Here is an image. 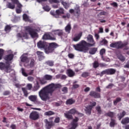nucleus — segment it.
Masks as SVG:
<instances>
[{
    "mask_svg": "<svg viewBox=\"0 0 129 129\" xmlns=\"http://www.w3.org/2000/svg\"><path fill=\"white\" fill-rule=\"evenodd\" d=\"M87 41L88 42L84 40H81L79 43L74 44L73 45V48L79 52H87L89 50V47H94L95 46V41L92 35H88L87 37Z\"/></svg>",
    "mask_w": 129,
    "mask_h": 129,
    "instance_id": "f257e3e1",
    "label": "nucleus"
},
{
    "mask_svg": "<svg viewBox=\"0 0 129 129\" xmlns=\"http://www.w3.org/2000/svg\"><path fill=\"white\" fill-rule=\"evenodd\" d=\"M61 87L60 84H50L40 90L38 92L39 96L43 101H47L50 99L49 94L52 95L55 89L60 88Z\"/></svg>",
    "mask_w": 129,
    "mask_h": 129,
    "instance_id": "f03ea898",
    "label": "nucleus"
},
{
    "mask_svg": "<svg viewBox=\"0 0 129 129\" xmlns=\"http://www.w3.org/2000/svg\"><path fill=\"white\" fill-rule=\"evenodd\" d=\"M37 47L39 49H44L46 54H50L53 52L55 49L58 47V44L53 42L50 43L48 46L46 42L40 40L37 43Z\"/></svg>",
    "mask_w": 129,
    "mask_h": 129,
    "instance_id": "7ed1b4c3",
    "label": "nucleus"
},
{
    "mask_svg": "<svg viewBox=\"0 0 129 129\" xmlns=\"http://www.w3.org/2000/svg\"><path fill=\"white\" fill-rule=\"evenodd\" d=\"M13 59H14V54L11 53L7 55L5 57V59L6 61V63L0 62L1 70H4L6 73H11L12 72V67L9 61H12Z\"/></svg>",
    "mask_w": 129,
    "mask_h": 129,
    "instance_id": "20e7f679",
    "label": "nucleus"
},
{
    "mask_svg": "<svg viewBox=\"0 0 129 129\" xmlns=\"http://www.w3.org/2000/svg\"><path fill=\"white\" fill-rule=\"evenodd\" d=\"M128 45V42L125 41L122 42V41H116L115 43H112L110 44V47L111 48H116V49H122L123 48V51L125 50H128L129 47L126 46Z\"/></svg>",
    "mask_w": 129,
    "mask_h": 129,
    "instance_id": "39448f33",
    "label": "nucleus"
},
{
    "mask_svg": "<svg viewBox=\"0 0 129 129\" xmlns=\"http://www.w3.org/2000/svg\"><path fill=\"white\" fill-rule=\"evenodd\" d=\"M25 30L29 33L33 39L39 37V35H38V33L36 32V30L34 29L32 26H26L25 28Z\"/></svg>",
    "mask_w": 129,
    "mask_h": 129,
    "instance_id": "423d86ee",
    "label": "nucleus"
},
{
    "mask_svg": "<svg viewBox=\"0 0 129 129\" xmlns=\"http://www.w3.org/2000/svg\"><path fill=\"white\" fill-rule=\"evenodd\" d=\"M101 89H100V87H98L96 88V91H91L89 93V96L91 97H93L94 98H101V96L100 95Z\"/></svg>",
    "mask_w": 129,
    "mask_h": 129,
    "instance_id": "0eeeda50",
    "label": "nucleus"
},
{
    "mask_svg": "<svg viewBox=\"0 0 129 129\" xmlns=\"http://www.w3.org/2000/svg\"><path fill=\"white\" fill-rule=\"evenodd\" d=\"M77 110L75 108H73L70 109L68 111V113H64V115L66 118L69 119V120L71 119H73V116L72 115L73 114H77Z\"/></svg>",
    "mask_w": 129,
    "mask_h": 129,
    "instance_id": "6e6552de",
    "label": "nucleus"
},
{
    "mask_svg": "<svg viewBox=\"0 0 129 129\" xmlns=\"http://www.w3.org/2000/svg\"><path fill=\"white\" fill-rule=\"evenodd\" d=\"M116 72V70L114 69H106L104 71H102L100 74H99V75L100 76V77H102L103 75H113L114 74H115V73Z\"/></svg>",
    "mask_w": 129,
    "mask_h": 129,
    "instance_id": "1a4fd4ad",
    "label": "nucleus"
},
{
    "mask_svg": "<svg viewBox=\"0 0 129 129\" xmlns=\"http://www.w3.org/2000/svg\"><path fill=\"white\" fill-rule=\"evenodd\" d=\"M53 119H54V117H51L49 118V121H48V120H46L45 126H46V129H51L52 128V126H55V123L53 122Z\"/></svg>",
    "mask_w": 129,
    "mask_h": 129,
    "instance_id": "9d476101",
    "label": "nucleus"
},
{
    "mask_svg": "<svg viewBox=\"0 0 129 129\" xmlns=\"http://www.w3.org/2000/svg\"><path fill=\"white\" fill-rule=\"evenodd\" d=\"M78 121H79V118L77 116L75 117V118L73 119L71 122V127L69 129H76L78 127Z\"/></svg>",
    "mask_w": 129,
    "mask_h": 129,
    "instance_id": "9b49d317",
    "label": "nucleus"
},
{
    "mask_svg": "<svg viewBox=\"0 0 129 129\" xmlns=\"http://www.w3.org/2000/svg\"><path fill=\"white\" fill-rule=\"evenodd\" d=\"M39 117H40L39 112L36 111H33L29 115V118L32 120H37L39 119Z\"/></svg>",
    "mask_w": 129,
    "mask_h": 129,
    "instance_id": "f8f14e48",
    "label": "nucleus"
},
{
    "mask_svg": "<svg viewBox=\"0 0 129 129\" xmlns=\"http://www.w3.org/2000/svg\"><path fill=\"white\" fill-rule=\"evenodd\" d=\"M43 40H50L51 41H55L56 37L55 36H51L49 33H45L42 37Z\"/></svg>",
    "mask_w": 129,
    "mask_h": 129,
    "instance_id": "ddd939ff",
    "label": "nucleus"
},
{
    "mask_svg": "<svg viewBox=\"0 0 129 129\" xmlns=\"http://www.w3.org/2000/svg\"><path fill=\"white\" fill-rule=\"evenodd\" d=\"M52 33H53V34L55 35V36L57 35L59 37H60L62 39V36H63V31L61 30H53L52 31Z\"/></svg>",
    "mask_w": 129,
    "mask_h": 129,
    "instance_id": "4468645a",
    "label": "nucleus"
},
{
    "mask_svg": "<svg viewBox=\"0 0 129 129\" xmlns=\"http://www.w3.org/2000/svg\"><path fill=\"white\" fill-rule=\"evenodd\" d=\"M28 98L30 101H32V102H34L35 103H37L39 104L40 102H38L37 100V96L36 95H30L28 97Z\"/></svg>",
    "mask_w": 129,
    "mask_h": 129,
    "instance_id": "2eb2a0df",
    "label": "nucleus"
},
{
    "mask_svg": "<svg viewBox=\"0 0 129 129\" xmlns=\"http://www.w3.org/2000/svg\"><path fill=\"white\" fill-rule=\"evenodd\" d=\"M67 74L69 77H74L75 76V72L72 69H68L67 70Z\"/></svg>",
    "mask_w": 129,
    "mask_h": 129,
    "instance_id": "dca6fc26",
    "label": "nucleus"
},
{
    "mask_svg": "<svg viewBox=\"0 0 129 129\" xmlns=\"http://www.w3.org/2000/svg\"><path fill=\"white\" fill-rule=\"evenodd\" d=\"M36 54L38 56V58L39 60V61H41V60H43L45 57L44 56V52L41 51H37Z\"/></svg>",
    "mask_w": 129,
    "mask_h": 129,
    "instance_id": "f3484780",
    "label": "nucleus"
},
{
    "mask_svg": "<svg viewBox=\"0 0 129 129\" xmlns=\"http://www.w3.org/2000/svg\"><path fill=\"white\" fill-rule=\"evenodd\" d=\"M82 37V32H81L73 38V41L74 42H78V41H79V40L81 39Z\"/></svg>",
    "mask_w": 129,
    "mask_h": 129,
    "instance_id": "a211bd4d",
    "label": "nucleus"
},
{
    "mask_svg": "<svg viewBox=\"0 0 129 129\" xmlns=\"http://www.w3.org/2000/svg\"><path fill=\"white\" fill-rule=\"evenodd\" d=\"M110 120L111 121L109 123L110 127H114V126L117 124V123H116V120L113 118H111Z\"/></svg>",
    "mask_w": 129,
    "mask_h": 129,
    "instance_id": "6ab92c4d",
    "label": "nucleus"
},
{
    "mask_svg": "<svg viewBox=\"0 0 129 129\" xmlns=\"http://www.w3.org/2000/svg\"><path fill=\"white\" fill-rule=\"evenodd\" d=\"M74 103H75V100L72 98L68 99L66 102L67 105H72V104H74Z\"/></svg>",
    "mask_w": 129,
    "mask_h": 129,
    "instance_id": "aec40b11",
    "label": "nucleus"
},
{
    "mask_svg": "<svg viewBox=\"0 0 129 129\" xmlns=\"http://www.w3.org/2000/svg\"><path fill=\"white\" fill-rule=\"evenodd\" d=\"M97 47H92L90 49L89 53L90 55H94L97 52Z\"/></svg>",
    "mask_w": 129,
    "mask_h": 129,
    "instance_id": "412c9836",
    "label": "nucleus"
},
{
    "mask_svg": "<svg viewBox=\"0 0 129 129\" xmlns=\"http://www.w3.org/2000/svg\"><path fill=\"white\" fill-rule=\"evenodd\" d=\"M21 62H24L25 63H29V59L27 56L22 55L21 57Z\"/></svg>",
    "mask_w": 129,
    "mask_h": 129,
    "instance_id": "4be33fe9",
    "label": "nucleus"
},
{
    "mask_svg": "<svg viewBox=\"0 0 129 129\" xmlns=\"http://www.w3.org/2000/svg\"><path fill=\"white\" fill-rule=\"evenodd\" d=\"M91 110H92V108L89 106H87L85 109V111L88 115H90V114H91Z\"/></svg>",
    "mask_w": 129,
    "mask_h": 129,
    "instance_id": "5701e85b",
    "label": "nucleus"
},
{
    "mask_svg": "<svg viewBox=\"0 0 129 129\" xmlns=\"http://www.w3.org/2000/svg\"><path fill=\"white\" fill-rule=\"evenodd\" d=\"M40 87H41L40 86V84L39 83V82H37L36 83L34 84L33 88V91H37V90H39V89H40Z\"/></svg>",
    "mask_w": 129,
    "mask_h": 129,
    "instance_id": "b1692460",
    "label": "nucleus"
},
{
    "mask_svg": "<svg viewBox=\"0 0 129 129\" xmlns=\"http://www.w3.org/2000/svg\"><path fill=\"white\" fill-rule=\"evenodd\" d=\"M56 14L57 18L59 17V16H60V15H64V9H60V10H56Z\"/></svg>",
    "mask_w": 129,
    "mask_h": 129,
    "instance_id": "393cba45",
    "label": "nucleus"
},
{
    "mask_svg": "<svg viewBox=\"0 0 129 129\" xmlns=\"http://www.w3.org/2000/svg\"><path fill=\"white\" fill-rule=\"evenodd\" d=\"M121 123H122V124H126L127 123H129V117H126L123 118L121 121Z\"/></svg>",
    "mask_w": 129,
    "mask_h": 129,
    "instance_id": "a878e982",
    "label": "nucleus"
},
{
    "mask_svg": "<svg viewBox=\"0 0 129 129\" xmlns=\"http://www.w3.org/2000/svg\"><path fill=\"white\" fill-rule=\"evenodd\" d=\"M126 114V113L125 112V111H123L122 112L120 113L119 114H117L118 118L119 120H120L124 115Z\"/></svg>",
    "mask_w": 129,
    "mask_h": 129,
    "instance_id": "bb28decb",
    "label": "nucleus"
},
{
    "mask_svg": "<svg viewBox=\"0 0 129 129\" xmlns=\"http://www.w3.org/2000/svg\"><path fill=\"white\" fill-rule=\"evenodd\" d=\"M90 76V73L87 72H83L81 75V77L83 78H87V77H89Z\"/></svg>",
    "mask_w": 129,
    "mask_h": 129,
    "instance_id": "cd10ccee",
    "label": "nucleus"
},
{
    "mask_svg": "<svg viewBox=\"0 0 129 129\" xmlns=\"http://www.w3.org/2000/svg\"><path fill=\"white\" fill-rule=\"evenodd\" d=\"M22 90L23 92L24 96H25V97H28V96L29 95V93H28L27 88H26L25 87H22Z\"/></svg>",
    "mask_w": 129,
    "mask_h": 129,
    "instance_id": "c85d7f7f",
    "label": "nucleus"
},
{
    "mask_svg": "<svg viewBox=\"0 0 129 129\" xmlns=\"http://www.w3.org/2000/svg\"><path fill=\"white\" fill-rule=\"evenodd\" d=\"M65 31L68 34L70 33V31H71V24H68L65 27Z\"/></svg>",
    "mask_w": 129,
    "mask_h": 129,
    "instance_id": "c756f323",
    "label": "nucleus"
},
{
    "mask_svg": "<svg viewBox=\"0 0 129 129\" xmlns=\"http://www.w3.org/2000/svg\"><path fill=\"white\" fill-rule=\"evenodd\" d=\"M44 79H46L48 81H50L53 79V76L50 75H45L43 76Z\"/></svg>",
    "mask_w": 129,
    "mask_h": 129,
    "instance_id": "7c9ffc66",
    "label": "nucleus"
},
{
    "mask_svg": "<svg viewBox=\"0 0 129 129\" xmlns=\"http://www.w3.org/2000/svg\"><path fill=\"white\" fill-rule=\"evenodd\" d=\"M117 57L120 61H121V62H124L125 61V57H124V56L122 54H118Z\"/></svg>",
    "mask_w": 129,
    "mask_h": 129,
    "instance_id": "2f4dec72",
    "label": "nucleus"
},
{
    "mask_svg": "<svg viewBox=\"0 0 129 129\" xmlns=\"http://www.w3.org/2000/svg\"><path fill=\"white\" fill-rule=\"evenodd\" d=\"M7 7L8 8V9H11V10H14V9L15 8V4L11 3H8L7 5Z\"/></svg>",
    "mask_w": 129,
    "mask_h": 129,
    "instance_id": "473e14b6",
    "label": "nucleus"
},
{
    "mask_svg": "<svg viewBox=\"0 0 129 129\" xmlns=\"http://www.w3.org/2000/svg\"><path fill=\"white\" fill-rule=\"evenodd\" d=\"M92 66L95 69H96V68H98V67H99V63L97 60H95L92 63Z\"/></svg>",
    "mask_w": 129,
    "mask_h": 129,
    "instance_id": "72a5a7b5",
    "label": "nucleus"
},
{
    "mask_svg": "<svg viewBox=\"0 0 129 129\" xmlns=\"http://www.w3.org/2000/svg\"><path fill=\"white\" fill-rule=\"evenodd\" d=\"M106 116H109L111 118H113V116H114V113L113 112L109 111L105 114Z\"/></svg>",
    "mask_w": 129,
    "mask_h": 129,
    "instance_id": "f704fd0d",
    "label": "nucleus"
},
{
    "mask_svg": "<svg viewBox=\"0 0 129 129\" xmlns=\"http://www.w3.org/2000/svg\"><path fill=\"white\" fill-rule=\"evenodd\" d=\"M46 64L50 67H53L54 66V61L53 60H47L46 61Z\"/></svg>",
    "mask_w": 129,
    "mask_h": 129,
    "instance_id": "c9c22d12",
    "label": "nucleus"
},
{
    "mask_svg": "<svg viewBox=\"0 0 129 129\" xmlns=\"http://www.w3.org/2000/svg\"><path fill=\"white\" fill-rule=\"evenodd\" d=\"M120 101H121V98L119 97L116 98V99L113 101L114 105H117V103H118V102H120Z\"/></svg>",
    "mask_w": 129,
    "mask_h": 129,
    "instance_id": "e433bc0d",
    "label": "nucleus"
},
{
    "mask_svg": "<svg viewBox=\"0 0 129 129\" xmlns=\"http://www.w3.org/2000/svg\"><path fill=\"white\" fill-rule=\"evenodd\" d=\"M62 5L63 6L64 9H66V10L69 9V7H70V4H69V3H68L63 2H62Z\"/></svg>",
    "mask_w": 129,
    "mask_h": 129,
    "instance_id": "4c0bfd02",
    "label": "nucleus"
},
{
    "mask_svg": "<svg viewBox=\"0 0 129 129\" xmlns=\"http://www.w3.org/2000/svg\"><path fill=\"white\" fill-rule=\"evenodd\" d=\"M44 114L45 115H47V116L54 115V114H55V112H53V111H48L45 112Z\"/></svg>",
    "mask_w": 129,
    "mask_h": 129,
    "instance_id": "58836bf2",
    "label": "nucleus"
},
{
    "mask_svg": "<svg viewBox=\"0 0 129 129\" xmlns=\"http://www.w3.org/2000/svg\"><path fill=\"white\" fill-rule=\"evenodd\" d=\"M61 91L62 92V94H66V93H68V88H67V87H64L61 89Z\"/></svg>",
    "mask_w": 129,
    "mask_h": 129,
    "instance_id": "ea45409f",
    "label": "nucleus"
},
{
    "mask_svg": "<svg viewBox=\"0 0 129 129\" xmlns=\"http://www.w3.org/2000/svg\"><path fill=\"white\" fill-rule=\"evenodd\" d=\"M35 60L34 59H32L30 61V64H29V66L30 67V68H33V67H34V66H35Z\"/></svg>",
    "mask_w": 129,
    "mask_h": 129,
    "instance_id": "a19ab883",
    "label": "nucleus"
},
{
    "mask_svg": "<svg viewBox=\"0 0 129 129\" xmlns=\"http://www.w3.org/2000/svg\"><path fill=\"white\" fill-rule=\"evenodd\" d=\"M40 84H42V85H43L44 84H46L47 83V80L45 79V78H43L39 80Z\"/></svg>",
    "mask_w": 129,
    "mask_h": 129,
    "instance_id": "79ce46f5",
    "label": "nucleus"
},
{
    "mask_svg": "<svg viewBox=\"0 0 129 129\" xmlns=\"http://www.w3.org/2000/svg\"><path fill=\"white\" fill-rule=\"evenodd\" d=\"M12 30V27L10 25H7L5 27V31L6 32H10Z\"/></svg>",
    "mask_w": 129,
    "mask_h": 129,
    "instance_id": "37998d69",
    "label": "nucleus"
},
{
    "mask_svg": "<svg viewBox=\"0 0 129 129\" xmlns=\"http://www.w3.org/2000/svg\"><path fill=\"white\" fill-rule=\"evenodd\" d=\"M107 43H108V42L107 41V40H106V39H103L100 42V45H107Z\"/></svg>",
    "mask_w": 129,
    "mask_h": 129,
    "instance_id": "c03bdc74",
    "label": "nucleus"
},
{
    "mask_svg": "<svg viewBox=\"0 0 129 129\" xmlns=\"http://www.w3.org/2000/svg\"><path fill=\"white\" fill-rule=\"evenodd\" d=\"M96 110L98 112V114H101V108L100 107V106H97L96 107Z\"/></svg>",
    "mask_w": 129,
    "mask_h": 129,
    "instance_id": "a18cd8bd",
    "label": "nucleus"
},
{
    "mask_svg": "<svg viewBox=\"0 0 129 129\" xmlns=\"http://www.w3.org/2000/svg\"><path fill=\"white\" fill-rule=\"evenodd\" d=\"M90 105H89L88 106L89 107H91V108H93V107H94V106H95V105H96V102H90Z\"/></svg>",
    "mask_w": 129,
    "mask_h": 129,
    "instance_id": "49530a36",
    "label": "nucleus"
},
{
    "mask_svg": "<svg viewBox=\"0 0 129 129\" xmlns=\"http://www.w3.org/2000/svg\"><path fill=\"white\" fill-rule=\"evenodd\" d=\"M105 49L102 48L100 51V54L102 57H103V54H105Z\"/></svg>",
    "mask_w": 129,
    "mask_h": 129,
    "instance_id": "de8ad7c7",
    "label": "nucleus"
},
{
    "mask_svg": "<svg viewBox=\"0 0 129 129\" xmlns=\"http://www.w3.org/2000/svg\"><path fill=\"white\" fill-rule=\"evenodd\" d=\"M75 13L77 14V16H79L80 14V9L79 7H77L75 9Z\"/></svg>",
    "mask_w": 129,
    "mask_h": 129,
    "instance_id": "09e8293b",
    "label": "nucleus"
},
{
    "mask_svg": "<svg viewBox=\"0 0 129 129\" xmlns=\"http://www.w3.org/2000/svg\"><path fill=\"white\" fill-rule=\"evenodd\" d=\"M21 71L22 75L25 76V77H28V74L25 72V69L24 68L21 69Z\"/></svg>",
    "mask_w": 129,
    "mask_h": 129,
    "instance_id": "8fccbe9b",
    "label": "nucleus"
},
{
    "mask_svg": "<svg viewBox=\"0 0 129 129\" xmlns=\"http://www.w3.org/2000/svg\"><path fill=\"white\" fill-rule=\"evenodd\" d=\"M3 56H4V49L1 48L0 49V60L3 59Z\"/></svg>",
    "mask_w": 129,
    "mask_h": 129,
    "instance_id": "3c124183",
    "label": "nucleus"
},
{
    "mask_svg": "<svg viewBox=\"0 0 129 129\" xmlns=\"http://www.w3.org/2000/svg\"><path fill=\"white\" fill-rule=\"evenodd\" d=\"M43 10H44V11H45L46 12H50V10H51V9H50V7H49V6H46L43 7Z\"/></svg>",
    "mask_w": 129,
    "mask_h": 129,
    "instance_id": "603ef678",
    "label": "nucleus"
},
{
    "mask_svg": "<svg viewBox=\"0 0 129 129\" xmlns=\"http://www.w3.org/2000/svg\"><path fill=\"white\" fill-rule=\"evenodd\" d=\"M26 87H27L28 90H31V89H32L33 88V85L32 84H28L26 86Z\"/></svg>",
    "mask_w": 129,
    "mask_h": 129,
    "instance_id": "864d4df0",
    "label": "nucleus"
},
{
    "mask_svg": "<svg viewBox=\"0 0 129 129\" xmlns=\"http://www.w3.org/2000/svg\"><path fill=\"white\" fill-rule=\"evenodd\" d=\"M113 86V84H109L108 86L106 87L107 89H111Z\"/></svg>",
    "mask_w": 129,
    "mask_h": 129,
    "instance_id": "5fc2aeb1",
    "label": "nucleus"
},
{
    "mask_svg": "<svg viewBox=\"0 0 129 129\" xmlns=\"http://www.w3.org/2000/svg\"><path fill=\"white\" fill-rule=\"evenodd\" d=\"M108 13L106 12L102 11L99 13L100 16H106Z\"/></svg>",
    "mask_w": 129,
    "mask_h": 129,
    "instance_id": "6e6d98bb",
    "label": "nucleus"
},
{
    "mask_svg": "<svg viewBox=\"0 0 129 129\" xmlns=\"http://www.w3.org/2000/svg\"><path fill=\"white\" fill-rule=\"evenodd\" d=\"M49 3H54V4H59V0H49Z\"/></svg>",
    "mask_w": 129,
    "mask_h": 129,
    "instance_id": "4d7b16f0",
    "label": "nucleus"
},
{
    "mask_svg": "<svg viewBox=\"0 0 129 129\" xmlns=\"http://www.w3.org/2000/svg\"><path fill=\"white\" fill-rule=\"evenodd\" d=\"M23 18V20H24L25 21H28V20H29V17H28V15H27V14H24Z\"/></svg>",
    "mask_w": 129,
    "mask_h": 129,
    "instance_id": "13d9d810",
    "label": "nucleus"
},
{
    "mask_svg": "<svg viewBox=\"0 0 129 129\" xmlns=\"http://www.w3.org/2000/svg\"><path fill=\"white\" fill-rule=\"evenodd\" d=\"M54 122L55 123H59V122H60V118L59 117L55 118L54 119Z\"/></svg>",
    "mask_w": 129,
    "mask_h": 129,
    "instance_id": "bf43d9fd",
    "label": "nucleus"
},
{
    "mask_svg": "<svg viewBox=\"0 0 129 129\" xmlns=\"http://www.w3.org/2000/svg\"><path fill=\"white\" fill-rule=\"evenodd\" d=\"M110 5L113 6L114 8H117L118 6L117 3H116V2H113L112 3H111Z\"/></svg>",
    "mask_w": 129,
    "mask_h": 129,
    "instance_id": "052dcab7",
    "label": "nucleus"
},
{
    "mask_svg": "<svg viewBox=\"0 0 129 129\" xmlns=\"http://www.w3.org/2000/svg\"><path fill=\"white\" fill-rule=\"evenodd\" d=\"M10 94H11V92L9 91H5L3 93V95L5 96L10 95Z\"/></svg>",
    "mask_w": 129,
    "mask_h": 129,
    "instance_id": "680f3d73",
    "label": "nucleus"
},
{
    "mask_svg": "<svg viewBox=\"0 0 129 129\" xmlns=\"http://www.w3.org/2000/svg\"><path fill=\"white\" fill-rule=\"evenodd\" d=\"M99 66L100 67H106L107 66V64H106V63H99Z\"/></svg>",
    "mask_w": 129,
    "mask_h": 129,
    "instance_id": "e2e57ef3",
    "label": "nucleus"
},
{
    "mask_svg": "<svg viewBox=\"0 0 129 129\" xmlns=\"http://www.w3.org/2000/svg\"><path fill=\"white\" fill-rule=\"evenodd\" d=\"M11 128L12 129H17V126L15 124H12L10 126Z\"/></svg>",
    "mask_w": 129,
    "mask_h": 129,
    "instance_id": "0e129e2a",
    "label": "nucleus"
},
{
    "mask_svg": "<svg viewBox=\"0 0 129 129\" xmlns=\"http://www.w3.org/2000/svg\"><path fill=\"white\" fill-rule=\"evenodd\" d=\"M27 79L29 81H34V78L33 77H28Z\"/></svg>",
    "mask_w": 129,
    "mask_h": 129,
    "instance_id": "69168bd1",
    "label": "nucleus"
},
{
    "mask_svg": "<svg viewBox=\"0 0 129 129\" xmlns=\"http://www.w3.org/2000/svg\"><path fill=\"white\" fill-rule=\"evenodd\" d=\"M16 12L17 14H21L22 13V9H17Z\"/></svg>",
    "mask_w": 129,
    "mask_h": 129,
    "instance_id": "338daca9",
    "label": "nucleus"
},
{
    "mask_svg": "<svg viewBox=\"0 0 129 129\" xmlns=\"http://www.w3.org/2000/svg\"><path fill=\"white\" fill-rule=\"evenodd\" d=\"M17 37V38H23V33H18Z\"/></svg>",
    "mask_w": 129,
    "mask_h": 129,
    "instance_id": "774afa93",
    "label": "nucleus"
}]
</instances>
